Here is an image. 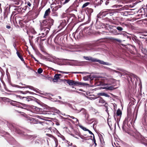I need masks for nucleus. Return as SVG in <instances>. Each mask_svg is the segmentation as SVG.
<instances>
[{
	"instance_id": "nucleus-1",
	"label": "nucleus",
	"mask_w": 147,
	"mask_h": 147,
	"mask_svg": "<svg viewBox=\"0 0 147 147\" xmlns=\"http://www.w3.org/2000/svg\"><path fill=\"white\" fill-rule=\"evenodd\" d=\"M137 116V113L136 112V114L135 118V119H133L131 121H130L131 118L129 116H127V117H126L125 118L123 121V125L122 126V128L123 130L125 129L126 127V125H127L128 126L130 125L129 123H130L132 125L134 124L136 119Z\"/></svg>"
},
{
	"instance_id": "nucleus-2",
	"label": "nucleus",
	"mask_w": 147,
	"mask_h": 147,
	"mask_svg": "<svg viewBox=\"0 0 147 147\" xmlns=\"http://www.w3.org/2000/svg\"><path fill=\"white\" fill-rule=\"evenodd\" d=\"M27 138V139L30 140L33 139V140L31 141V143L36 145H39L40 144L42 145L45 142L44 140L42 138H34L33 136L31 135L28 136Z\"/></svg>"
},
{
	"instance_id": "nucleus-3",
	"label": "nucleus",
	"mask_w": 147,
	"mask_h": 147,
	"mask_svg": "<svg viewBox=\"0 0 147 147\" xmlns=\"http://www.w3.org/2000/svg\"><path fill=\"white\" fill-rule=\"evenodd\" d=\"M54 20L51 18H48V19L43 20L41 23V26H45L50 28L51 26L53 24Z\"/></svg>"
},
{
	"instance_id": "nucleus-4",
	"label": "nucleus",
	"mask_w": 147,
	"mask_h": 147,
	"mask_svg": "<svg viewBox=\"0 0 147 147\" xmlns=\"http://www.w3.org/2000/svg\"><path fill=\"white\" fill-rule=\"evenodd\" d=\"M65 80L70 86H84L87 85V84L85 83H83L81 82L75 81L72 80Z\"/></svg>"
},
{
	"instance_id": "nucleus-5",
	"label": "nucleus",
	"mask_w": 147,
	"mask_h": 147,
	"mask_svg": "<svg viewBox=\"0 0 147 147\" xmlns=\"http://www.w3.org/2000/svg\"><path fill=\"white\" fill-rule=\"evenodd\" d=\"M11 104L14 106L24 109L28 107V105L13 100H11Z\"/></svg>"
},
{
	"instance_id": "nucleus-6",
	"label": "nucleus",
	"mask_w": 147,
	"mask_h": 147,
	"mask_svg": "<svg viewBox=\"0 0 147 147\" xmlns=\"http://www.w3.org/2000/svg\"><path fill=\"white\" fill-rule=\"evenodd\" d=\"M8 126L9 128L11 129L14 131L18 134H21L22 133V131L18 127H16L15 125L12 124L8 123Z\"/></svg>"
},
{
	"instance_id": "nucleus-7",
	"label": "nucleus",
	"mask_w": 147,
	"mask_h": 147,
	"mask_svg": "<svg viewBox=\"0 0 147 147\" xmlns=\"http://www.w3.org/2000/svg\"><path fill=\"white\" fill-rule=\"evenodd\" d=\"M15 97L17 98H20L21 99H23L24 100L28 102L30 101L33 100L34 99H36L34 97L31 96H28L26 97H22L20 95H15Z\"/></svg>"
},
{
	"instance_id": "nucleus-8",
	"label": "nucleus",
	"mask_w": 147,
	"mask_h": 147,
	"mask_svg": "<svg viewBox=\"0 0 147 147\" xmlns=\"http://www.w3.org/2000/svg\"><path fill=\"white\" fill-rule=\"evenodd\" d=\"M18 111L19 113H22V115H24V117H26L27 119V120H29L30 121V123L31 124L37 123L36 120L34 118L27 116V115L25 114L23 112H19L18 111Z\"/></svg>"
},
{
	"instance_id": "nucleus-9",
	"label": "nucleus",
	"mask_w": 147,
	"mask_h": 147,
	"mask_svg": "<svg viewBox=\"0 0 147 147\" xmlns=\"http://www.w3.org/2000/svg\"><path fill=\"white\" fill-rule=\"evenodd\" d=\"M132 136H134L136 139L140 141L141 140L145 141V139L143 137L140 133L138 132L135 133Z\"/></svg>"
},
{
	"instance_id": "nucleus-10",
	"label": "nucleus",
	"mask_w": 147,
	"mask_h": 147,
	"mask_svg": "<svg viewBox=\"0 0 147 147\" xmlns=\"http://www.w3.org/2000/svg\"><path fill=\"white\" fill-rule=\"evenodd\" d=\"M44 26H41V24L40 30L41 31L43 32V34H45V35H47L49 32V31L50 30V28L48 27L47 26H45V27H44Z\"/></svg>"
},
{
	"instance_id": "nucleus-11",
	"label": "nucleus",
	"mask_w": 147,
	"mask_h": 147,
	"mask_svg": "<svg viewBox=\"0 0 147 147\" xmlns=\"http://www.w3.org/2000/svg\"><path fill=\"white\" fill-rule=\"evenodd\" d=\"M73 35L75 39H78L81 38L82 37L83 33L81 31L78 33V30H77L74 33H73Z\"/></svg>"
},
{
	"instance_id": "nucleus-12",
	"label": "nucleus",
	"mask_w": 147,
	"mask_h": 147,
	"mask_svg": "<svg viewBox=\"0 0 147 147\" xmlns=\"http://www.w3.org/2000/svg\"><path fill=\"white\" fill-rule=\"evenodd\" d=\"M107 17V11H101L97 15V18H103L105 17Z\"/></svg>"
},
{
	"instance_id": "nucleus-13",
	"label": "nucleus",
	"mask_w": 147,
	"mask_h": 147,
	"mask_svg": "<svg viewBox=\"0 0 147 147\" xmlns=\"http://www.w3.org/2000/svg\"><path fill=\"white\" fill-rule=\"evenodd\" d=\"M49 57L51 58L52 59V60H50V59L48 58V60L52 62L55 63H57L58 60L59 59H59L56 58L55 57L53 56L52 55H50Z\"/></svg>"
},
{
	"instance_id": "nucleus-14",
	"label": "nucleus",
	"mask_w": 147,
	"mask_h": 147,
	"mask_svg": "<svg viewBox=\"0 0 147 147\" xmlns=\"http://www.w3.org/2000/svg\"><path fill=\"white\" fill-rule=\"evenodd\" d=\"M132 39L136 43L138 44L139 47L142 45L141 42L137 38V37L133 36L132 37Z\"/></svg>"
},
{
	"instance_id": "nucleus-15",
	"label": "nucleus",
	"mask_w": 147,
	"mask_h": 147,
	"mask_svg": "<svg viewBox=\"0 0 147 147\" xmlns=\"http://www.w3.org/2000/svg\"><path fill=\"white\" fill-rule=\"evenodd\" d=\"M94 62H98L100 64H102V65H111V64L109 63L105 62L102 60H99V59H97L96 58L95 59Z\"/></svg>"
},
{
	"instance_id": "nucleus-16",
	"label": "nucleus",
	"mask_w": 147,
	"mask_h": 147,
	"mask_svg": "<svg viewBox=\"0 0 147 147\" xmlns=\"http://www.w3.org/2000/svg\"><path fill=\"white\" fill-rule=\"evenodd\" d=\"M102 24L100 23L99 21H98V19H97L96 20V23L95 24V27L96 29H98L100 28Z\"/></svg>"
},
{
	"instance_id": "nucleus-17",
	"label": "nucleus",
	"mask_w": 147,
	"mask_h": 147,
	"mask_svg": "<svg viewBox=\"0 0 147 147\" xmlns=\"http://www.w3.org/2000/svg\"><path fill=\"white\" fill-rule=\"evenodd\" d=\"M12 86L15 87H17L18 88H29L30 89H31V90H33L34 88L32 86H26L25 87H21L20 86L18 85L14 84L12 85Z\"/></svg>"
},
{
	"instance_id": "nucleus-18",
	"label": "nucleus",
	"mask_w": 147,
	"mask_h": 147,
	"mask_svg": "<svg viewBox=\"0 0 147 147\" xmlns=\"http://www.w3.org/2000/svg\"><path fill=\"white\" fill-rule=\"evenodd\" d=\"M122 112L120 109H118L117 111L116 115H114L113 116L115 119L116 120V117L117 118V116H119L120 117L121 116Z\"/></svg>"
},
{
	"instance_id": "nucleus-19",
	"label": "nucleus",
	"mask_w": 147,
	"mask_h": 147,
	"mask_svg": "<svg viewBox=\"0 0 147 147\" xmlns=\"http://www.w3.org/2000/svg\"><path fill=\"white\" fill-rule=\"evenodd\" d=\"M129 77L132 82H134L135 79L137 80L138 78L136 76L132 74H131L130 75Z\"/></svg>"
},
{
	"instance_id": "nucleus-20",
	"label": "nucleus",
	"mask_w": 147,
	"mask_h": 147,
	"mask_svg": "<svg viewBox=\"0 0 147 147\" xmlns=\"http://www.w3.org/2000/svg\"><path fill=\"white\" fill-rule=\"evenodd\" d=\"M96 102L99 103V105H101L105 102V101L102 98L99 97L97 99Z\"/></svg>"
},
{
	"instance_id": "nucleus-21",
	"label": "nucleus",
	"mask_w": 147,
	"mask_h": 147,
	"mask_svg": "<svg viewBox=\"0 0 147 147\" xmlns=\"http://www.w3.org/2000/svg\"><path fill=\"white\" fill-rule=\"evenodd\" d=\"M61 76V75L60 74H55L54 76V78L53 79V81L54 82H57L58 79L60 78L59 76Z\"/></svg>"
},
{
	"instance_id": "nucleus-22",
	"label": "nucleus",
	"mask_w": 147,
	"mask_h": 147,
	"mask_svg": "<svg viewBox=\"0 0 147 147\" xmlns=\"http://www.w3.org/2000/svg\"><path fill=\"white\" fill-rule=\"evenodd\" d=\"M84 58L87 60H88L90 61H92V62H94L95 59V58H93L91 57H87L84 56L83 57Z\"/></svg>"
},
{
	"instance_id": "nucleus-23",
	"label": "nucleus",
	"mask_w": 147,
	"mask_h": 147,
	"mask_svg": "<svg viewBox=\"0 0 147 147\" xmlns=\"http://www.w3.org/2000/svg\"><path fill=\"white\" fill-rule=\"evenodd\" d=\"M93 78L90 75L84 76L83 78V80L85 81H88L90 80H92Z\"/></svg>"
},
{
	"instance_id": "nucleus-24",
	"label": "nucleus",
	"mask_w": 147,
	"mask_h": 147,
	"mask_svg": "<svg viewBox=\"0 0 147 147\" xmlns=\"http://www.w3.org/2000/svg\"><path fill=\"white\" fill-rule=\"evenodd\" d=\"M139 47L141 50L143 54L146 55H147V50L146 49L143 48L142 45L140 46Z\"/></svg>"
},
{
	"instance_id": "nucleus-25",
	"label": "nucleus",
	"mask_w": 147,
	"mask_h": 147,
	"mask_svg": "<svg viewBox=\"0 0 147 147\" xmlns=\"http://www.w3.org/2000/svg\"><path fill=\"white\" fill-rule=\"evenodd\" d=\"M59 101L61 103L65 104V105L66 106L69 107L71 108L72 109H73V107H72L71 105L69 103H68L66 102L64 103L63 102H62V101L61 100H59Z\"/></svg>"
},
{
	"instance_id": "nucleus-26",
	"label": "nucleus",
	"mask_w": 147,
	"mask_h": 147,
	"mask_svg": "<svg viewBox=\"0 0 147 147\" xmlns=\"http://www.w3.org/2000/svg\"><path fill=\"white\" fill-rule=\"evenodd\" d=\"M50 9L49 8L45 11L44 16V18H45L46 16H48L49 13H50Z\"/></svg>"
},
{
	"instance_id": "nucleus-27",
	"label": "nucleus",
	"mask_w": 147,
	"mask_h": 147,
	"mask_svg": "<svg viewBox=\"0 0 147 147\" xmlns=\"http://www.w3.org/2000/svg\"><path fill=\"white\" fill-rule=\"evenodd\" d=\"M102 88L103 89H106L109 90H112L114 89V88L113 86H105L102 87Z\"/></svg>"
},
{
	"instance_id": "nucleus-28",
	"label": "nucleus",
	"mask_w": 147,
	"mask_h": 147,
	"mask_svg": "<svg viewBox=\"0 0 147 147\" xmlns=\"http://www.w3.org/2000/svg\"><path fill=\"white\" fill-rule=\"evenodd\" d=\"M65 20H61L60 22L59 26L61 27V28H63L65 25Z\"/></svg>"
},
{
	"instance_id": "nucleus-29",
	"label": "nucleus",
	"mask_w": 147,
	"mask_h": 147,
	"mask_svg": "<svg viewBox=\"0 0 147 147\" xmlns=\"http://www.w3.org/2000/svg\"><path fill=\"white\" fill-rule=\"evenodd\" d=\"M16 54L18 56L20 59L21 60L23 61L24 62V60L22 56V55L20 54V53L18 52V51H16Z\"/></svg>"
},
{
	"instance_id": "nucleus-30",
	"label": "nucleus",
	"mask_w": 147,
	"mask_h": 147,
	"mask_svg": "<svg viewBox=\"0 0 147 147\" xmlns=\"http://www.w3.org/2000/svg\"><path fill=\"white\" fill-rule=\"evenodd\" d=\"M28 114L29 115H30L31 116H33V117H36L38 118H39L40 119H42V118H41V117L40 116L37 115H36L35 116H34L33 115L34 113L32 112H30L28 113Z\"/></svg>"
},
{
	"instance_id": "nucleus-31",
	"label": "nucleus",
	"mask_w": 147,
	"mask_h": 147,
	"mask_svg": "<svg viewBox=\"0 0 147 147\" xmlns=\"http://www.w3.org/2000/svg\"><path fill=\"white\" fill-rule=\"evenodd\" d=\"M122 32H123V33H122V32H121V33H118V34H119V35H123L124 36H126V37H127V38H130V37L128 36H127V35L126 34H127V33L125 32H124V31H122Z\"/></svg>"
},
{
	"instance_id": "nucleus-32",
	"label": "nucleus",
	"mask_w": 147,
	"mask_h": 147,
	"mask_svg": "<svg viewBox=\"0 0 147 147\" xmlns=\"http://www.w3.org/2000/svg\"><path fill=\"white\" fill-rule=\"evenodd\" d=\"M87 11L89 15L90 16L91 15L92 13L93 12V11L92 9L90 8L88 9Z\"/></svg>"
},
{
	"instance_id": "nucleus-33",
	"label": "nucleus",
	"mask_w": 147,
	"mask_h": 147,
	"mask_svg": "<svg viewBox=\"0 0 147 147\" xmlns=\"http://www.w3.org/2000/svg\"><path fill=\"white\" fill-rule=\"evenodd\" d=\"M116 28L119 32H122L123 30V28L120 26L116 27Z\"/></svg>"
},
{
	"instance_id": "nucleus-34",
	"label": "nucleus",
	"mask_w": 147,
	"mask_h": 147,
	"mask_svg": "<svg viewBox=\"0 0 147 147\" xmlns=\"http://www.w3.org/2000/svg\"><path fill=\"white\" fill-rule=\"evenodd\" d=\"M7 141H8V142L10 143L11 144H13L14 143L13 142L15 141V140L13 138L11 137V140L8 139Z\"/></svg>"
},
{
	"instance_id": "nucleus-35",
	"label": "nucleus",
	"mask_w": 147,
	"mask_h": 147,
	"mask_svg": "<svg viewBox=\"0 0 147 147\" xmlns=\"http://www.w3.org/2000/svg\"><path fill=\"white\" fill-rule=\"evenodd\" d=\"M70 135L72 136H73V137L76 138H77L78 139H79V138L77 136H79V137H80L82 138L81 137L80 135L79 134H70Z\"/></svg>"
},
{
	"instance_id": "nucleus-36",
	"label": "nucleus",
	"mask_w": 147,
	"mask_h": 147,
	"mask_svg": "<svg viewBox=\"0 0 147 147\" xmlns=\"http://www.w3.org/2000/svg\"><path fill=\"white\" fill-rule=\"evenodd\" d=\"M72 74H89L88 73L86 72H71Z\"/></svg>"
},
{
	"instance_id": "nucleus-37",
	"label": "nucleus",
	"mask_w": 147,
	"mask_h": 147,
	"mask_svg": "<svg viewBox=\"0 0 147 147\" xmlns=\"http://www.w3.org/2000/svg\"><path fill=\"white\" fill-rule=\"evenodd\" d=\"M108 70L109 71L111 72H115V73H120L118 71H116V70H113V69H112L109 68H108Z\"/></svg>"
},
{
	"instance_id": "nucleus-38",
	"label": "nucleus",
	"mask_w": 147,
	"mask_h": 147,
	"mask_svg": "<svg viewBox=\"0 0 147 147\" xmlns=\"http://www.w3.org/2000/svg\"><path fill=\"white\" fill-rule=\"evenodd\" d=\"M114 12H108L107 11V18L109 17V16H111L113 15Z\"/></svg>"
},
{
	"instance_id": "nucleus-39",
	"label": "nucleus",
	"mask_w": 147,
	"mask_h": 147,
	"mask_svg": "<svg viewBox=\"0 0 147 147\" xmlns=\"http://www.w3.org/2000/svg\"><path fill=\"white\" fill-rule=\"evenodd\" d=\"M112 39L113 40L116 41L117 42H119V43H121L122 42L121 40H120L119 39L115 38H112Z\"/></svg>"
},
{
	"instance_id": "nucleus-40",
	"label": "nucleus",
	"mask_w": 147,
	"mask_h": 147,
	"mask_svg": "<svg viewBox=\"0 0 147 147\" xmlns=\"http://www.w3.org/2000/svg\"><path fill=\"white\" fill-rule=\"evenodd\" d=\"M100 95L101 96H105L108 97H110V96L109 95L105 93H100Z\"/></svg>"
},
{
	"instance_id": "nucleus-41",
	"label": "nucleus",
	"mask_w": 147,
	"mask_h": 147,
	"mask_svg": "<svg viewBox=\"0 0 147 147\" xmlns=\"http://www.w3.org/2000/svg\"><path fill=\"white\" fill-rule=\"evenodd\" d=\"M68 116L70 118H72V119H76V123H78L79 121L78 119H77L76 118H75L73 116H70V115H68Z\"/></svg>"
},
{
	"instance_id": "nucleus-42",
	"label": "nucleus",
	"mask_w": 147,
	"mask_h": 147,
	"mask_svg": "<svg viewBox=\"0 0 147 147\" xmlns=\"http://www.w3.org/2000/svg\"><path fill=\"white\" fill-rule=\"evenodd\" d=\"M90 4V3L89 2H86L84 3L82 5V8H84L85 7L87 6L88 5Z\"/></svg>"
},
{
	"instance_id": "nucleus-43",
	"label": "nucleus",
	"mask_w": 147,
	"mask_h": 147,
	"mask_svg": "<svg viewBox=\"0 0 147 147\" xmlns=\"http://www.w3.org/2000/svg\"><path fill=\"white\" fill-rule=\"evenodd\" d=\"M20 92L21 93L23 94H26L28 93H30L31 94L32 92H29L28 91H21Z\"/></svg>"
},
{
	"instance_id": "nucleus-44",
	"label": "nucleus",
	"mask_w": 147,
	"mask_h": 147,
	"mask_svg": "<svg viewBox=\"0 0 147 147\" xmlns=\"http://www.w3.org/2000/svg\"><path fill=\"white\" fill-rule=\"evenodd\" d=\"M72 109L76 113H79L81 112V111L80 110H78L76 109H75L73 107Z\"/></svg>"
},
{
	"instance_id": "nucleus-45",
	"label": "nucleus",
	"mask_w": 147,
	"mask_h": 147,
	"mask_svg": "<svg viewBox=\"0 0 147 147\" xmlns=\"http://www.w3.org/2000/svg\"><path fill=\"white\" fill-rule=\"evenodd\" d=\"M10 7H5V12H9L8 11L9 10V11H10Z\"/></svg>"
},
{
	"instance_id": "nucleus-46",
	"label": "nucleus",
	"mask_w": 147,
	"mask_h": 147,
	"mask_svg": "<svg viewBox=\"0 0 147 147\" xmlns=\"http://www.w3.org/2000/svg\"><path fill=\"white\" fill-rule=\"evenodd\" d=\"M43 71V70L41 68H39L37 71V72L38 74H40Z\"/></svg>"
},
{
	"instance_id": "nucleus-47",
	"label": "nucleus",
	"mask_w": 147,
	"mask_h": 147,
	"mask_svg": "<svg viewBox=\"0 0 147 147\" xmlns=\"http://www.w3.org/2000/svg\"><path fill=\"white\" fill-rule=\"evenodd\" d=\"M67 143L68 144V146H72L73 144L72 143L68 141H67Z\"/></svg>"
},
{
	"instance_id": "nucleus-48",
	"label": "nucleus",
	"mask_w": 147,
	"mask_h": 147,
	"mask_svg": "<svg viewBox=\"0 0 147 147\" xmlns=\"http://www.w3.org/2000/svg\"><path fill=\"white\" fill-rule=\"evenodd\" d=\"M54 112L56 113H60V111L56 109H55V108H54Z\"/></svg>"
},
{
	"instance_id": "nucleus-49",
	"label": "nucleus",
	"mask_w": 147,
	"mask_h": 147,
	"mask_svg": "<svg viewBox=\"0 0 147 147\" xmlns=\"http://www.w3.org/2000/svg\"><path fill=\"white\" fill-rule=\"evenodd\" d=\"M146 141V139L145 140V141L141 140V143H142L143 144H144L145 146H147V144H146V143H145L144 142V141Z\"/></svg>"
},
{
	"instance_id": "nucleus-50",
	"label": "nucleus",
	"mask_w": 147,
	"mask_h": 147,
	"mask_svg": "<svg viewBox=\"0 0 147 147\" xmlns=\"http://www.w3.org/2000/svg\"><path fill=\"white\" fill-rule=\"evenodd\" d=\"M122 5H115L113 6V7H116V8H119L120 7H121Z\"/></svg>"
},
{
	"instance_id": "nucleus-51",
	"label": "nucleus",
	"mask_w": 147,
	"mask_h": 147,
	"mask_svg": "<svg viewBox=\"0 0 147 147\" xmlns=\"http://www.w3.org/2000/svg\"><path fill=\"white\" fill-rule=\"evenodd\" d=\"M88 29H89L88 28H85L84 30V31L86 33V34H89V32H87V30Z\"/></svg>"
},
{
	"instance_id": "nucleus-52",
	"label": "nucleus",
	"mask_w": 147,
	"mask_h": 147,
	"mask_svg": "<svg viewBox=\"0 0 147 147\" xmlns=\"http://www.w3.org/2000/svg\"><path fill=\"white\" fill-rule=\"evenodd\" d=\"M81 128L83 129L85 131H87L88 129H86V128L84 127L83 126H81Z\"/></svg>"
},
{
	"instance_id": "nucleus-53",
	"label": "nucleus",
	"mask_w": 147,
	"mask_h": 147,
	"mask_svg": "<svg viewBox=\"0 0 147 147\" xmlns=\"http://www.w3.org/2000/svg\"><path fill=\"white\" fill-rule=\"evenodd\" d=\"M13 45L15 49L16 50V51H18L17 48H16V45L15 43H13Z\"/></svg>"
},
{
	"instance_id": "nucleus-54",
	"label": "nucleus",
	"mask_w": 147,
	"mask_h": 147,
	"mask_svg": "<svg viewBox=\"0 0 147 147\" xmlns=\"http://www.w3.org/2000/svg\"><path fill=\"white\" fill-rule=\"evenodd\" d=\"M31 57H32V58H33V59L35 60V61H36V62H38V60H37V59H36V58H35V57H34V56H33L32 55H31Z\"/></svg>"
},
{
	"instance_id": "nucleus-55",
	"label": "nucleus",
	"mask_w": 147,
	"mask_h": 147,
	"mask_svg": "<svg viewBox=\"0 0 147 147\" xmlns=\"http://www.w3.org/2000/svg\"><path fill=\"white\" fill-rule=\"evenodd\" d=\"M59 72L60 73H61L65 74H68L69 73V72H64V71H59Z\"/></svg>"
},
{
	"instance_id": "nucleus-56",
	"label": "nucleus",
	"mask_w": 147,
	"mask_h": 147,
	"mask_svg": "<svg viewBox=\"0 0 147 147\" xmlns=\"http://www.w3.org/2000/svg\"><path fill=\"white\" fill-rule=\"evenodd\" d=\"M103 2V0H100L99 2H98L99 5H100Z\"/></svg>"
},
{
	"instance_id": "nucleus-57",
	"label": "nucleus",
	"mask_w": 147,
	"mask_h": 147,
	"mask_svg": "<svg viewBox=\"0 0 147 147\" xmlns=\"http://www.w3.org/2000/svg\"><path fill=\"white\" fill-rule=\"evenodd\" d=\"M114 145H113V144H112V145L114 147H118L119 146H118V144L117 145L116 144L114 143Z\"/></svg>"
},
{
	"instance_id": "nucleus-58",
	"label": "nucleus",
	"mask_w": 147,
	"mask_h": 147,
	"mask_svg": "<svg viewBox=\"0 0 147 147\" xmlns=\"http://www.w3.org/2000/svg\"><path fill=\"white\" fill-rule=\"evenodd\" d=\"M70 0H65L63 3V4H66L69 2Z\"/></svg>"
},
{
	"instance_id": "nucleus-59",
	"label": "nucleus",
	"mask_w": 147,
	"mask_h": 147,
	"mask_svg": "<svg viewBox=\"0 0 147 147\" xmlns=\"http://www.w3.org/2000/svg\"><path fill=\"white\" fill-rule=\"evenodd\" d=\"M27 5L29 7H31V4L30 3V2H27Z\"/></svg>"
},
{
	"instance_id": "nucleus-60",
	"label": "nucleus",
	"mask_w": 147,
	"mask_h": 147,
	"mask_svg": "<svg viewBox=\"0 0 147 147\" xmlns=\"http://www.w3.org/2000/svg\"><path fill=\"white\" fill-rule=\"evenodd\" d=\"M61 7L60 5L56 6L55 7V9H57Z\"/></svg>"
},
{
	"instance_id": "nucleus-61",
	"label": "nucleus",
	"mask_w": 147,
	"mask_h": 147,
	"mask_svg": "<svg viewBox=\"0 0 147 147\" xmlns=\"http://www.w3.org/2000/svg\"><path fill=\"white\" fill-rule=\"evenodd\" d=\"M87 131H88L89 133V134H90L93 135V136L94 135V134H93L90 131L89 129H88Z\"/></svg>"
},
{
	"instance_id": "nucleus-62",
	"label": "nucleus",
	"mask_w": 147,
	"mask_h": 147,
	"mask_svg": "<svg viewBox=\"0 0 147 147\" xmlns=\"http://www.w3.org/2000/svg\"><path fill=\"white\" fill-rule=\"evenodd\" d=\"M109 3V0H107L105 2V4L106 5H108Z\"/></svg>"
},
{
	"instance_id": "nucleus-63",
	"label": "nucleus",
	"mask_w": 147,
	"mask_h": 147,
	"mask_svg": "<svg viewBox=\"0 0 147 147\" xmlns=\"http://www.w3.org/2000/svg\"><path fill=\"white\" fill-rule=\"evenodd\" d=\"M42 32L41 34L42 35L41 36V37L42 38L44 37L46 35H45V34H43V32Z\"/></svg>"
},
{
	"instance_id": "nucleus-64",
	"label": "nucleus",
	"mask_w": 147,
	"mask_h": 147,
	"mask_svg": "<svg viewBox=\"0 0 147 147\" xmlns=\"http://www.w3.org/2000/svg\"><path fill=\"white\" fill-rule=\"evenodd\" d=\"M32 32L33 34H35L36 33V32L34 30H33L32 31Z\"/></svg>"
}]
</instances>
